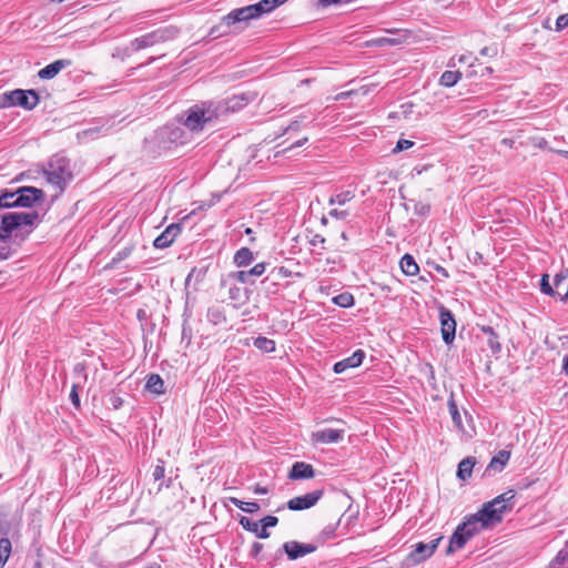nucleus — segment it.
Listing matches in <instances>:
<instances>
[{"label":"nucleus","instance_id":"obj_64","mask_svg":"<svg viewBox=\"0 0 568 568\" xmlns=\"http://www.w3.org/2000/svg\"><path fill=\"white\" fill-rule=\"evenodd\" d=\"M562 369L568 374V354L564 357Z\"/></svg>","mask_w":568,"mask_h":568},{"label":"nucleus","instance_id":"obj_37","mask_svg":"<svg viewBox=\"0 0 568 568\" xmlns=\"http://www.w3.org/2000/svg\"><path fill=\"white\" fill-rule=\"evenodd\" d=\"M568 278V270L560 271L557 273L554 277V287L556 290V293L561 292V285L565 283V281Z\"/></svg>","mask_w":568,"mask_h":568},{"label":"nucleus","instance_id":"obj_47","mask_svg":"<svg viewBox=\"0 0 568 568\" xmlns=\"http://www.w3.org/2000/svg\"><path fill=\"white\" fill-rule=\"evenodd\" d=\"M413 142L409 140H399L394 149L395 152L408 150L413 146Z\"/></svg>","mask_w":568,"mask_h":568},{"label":"nucleus","instance_id":"obj_44","mask_svg":"<svg viewBox=\"0 0 568 568\" xmlns=\"http://www.w3.org/2000/svg\"><path fill=\"white\" fill-rule=\"evenodd\" d=\"M568 27V13L561 14L556 20V30L561 31Z\"/></svg>","mask_w":568,"mask_h":568},{"label":"nucleus","instance_id":"obj_49","mask_svg":"<svg viewBox=\"0 0 568 568\" xmlns=\"http://www.w3.org/2000/svg\"><path fill=\"white\" fill-rule=\"evenodd\" d=\"M351 1L352 0H318V4L323 8H326V7L335 6V4L348 3Z\"/></svg>","mask_w":568,"mask_h":568},{"label":"nucleus","instance_id":"obj_42","mask_svg":"<svg viewBox=\"0 0 568 568\" xmlns=\"http://www.w3.org/2000/svg\"><path fill=\"white\" fill-rule=\"evenodd\" d=\"M230 276L241 283H247L250 282V275L247 274V271H239V272H233L230 274Z\"/></svg>","mask_w":568,"mask_h":568},{"label":"nucleus","instance_id":"obj_20","mask_svg":"<svg viewBox=\"0 0 568 568\" xmlns=\"http://www.w3.org/2000/svg\"><path fill=\"white\" fill-rule=\"evenodd\" d=\"M288 0H261L254 3L253 7L258 18L273 12L276 8L281 7Z\"/></svg>","mask_w":568,"mask_h":568},{"label":"nucleus","instance_id":"obj_61","mask_svg":"<svg viewBox=\"0 0 568 568\" xmlns=\"http://www.w3.org/2000/svg\"><path fill=\"white\" fill-rule=\"evenodd\" d=\"M436 271L442 274L444 277H448V272L443 267V266H439L437 265L436 266Z\"/></svg>","mask_w":568,"mask_h":568},{"label":"nucleus","instance_id":"obj_2","mask_svg":"<svg viewBox=\"0 0 568 568\" xmlns=\"http://www.w3.org/2000/svg\"><path fill=\"white\" fill-rule=\"evenodd\" d=\"M515 497V493L513 490H508L491 501H488L484 505V507L476 513L477 517L481 521V526H486V528L499 524L503 520V515L507 509V503H509Z\"/></svg>","mask_w":568,"mask_h":568},{"label":"nucleus","instance_id":"obj_4","mask_svg":"<svg viewBox=\"0 0 568 568\" xmlns=\"http://www.w3.org/2000/svg\"><path fill=\"white\" fill-rule=\"evenodd\" d=\"M38 215L34 212H11L4 214L0 224V240L8 239L11 233L21 226L33 224Z\"/></svg>","mask_w":568,"mask_h":568},{"label":"nucleus","instance_id":"obj_27","mask_svg":"<svg viewBox=\"0 0 568 568\" xmlns=\"http://www.w3.org/2000/svg\"><path fill=\"white\" fill-rule=\"evenodd\" d=\"M145 389L154 395H161L164 393V382L158 374H151L148 377Z\"/></svg>","mask_w":568,"mask_h":568},{"label":"nucleus","instance_id":"obj_16","mask_svg":"<svg viewBox=\"0 0 568 568\" xmlns=\"http://www.w3.org/2000/svg\"><path fill=\"white\" fill-rule=\"evenodd\" d=\"M365 357V353L362 349L355 351L349 357H346L334 364V372L336 374L344 373L347 368L358 367Z\"/></svg>","mask_w":568,"mask_h":568},{"label":"nucleus","instance_id":"obj_17","mask_svg":"<svg viewBox=\"0 0 568 568\" xmlns=\"http://www.w3.org/2000/svg\"><path fill=\"white\" fill-rule=\"evenodd\" d=\"M315 476V470L312 465L303 463V462H296L290 471V478L297 480V479H310Z\"/></svg>","mask_w":568,"mask_h":568},{"label":"nucleus","instance_id":"obj_23","mask_svg":"<svg viewBox=\"0 0 568 568\" xmlns=\"http://www.w3.org/2000/svg\"><path fill=\"white\" fill-rule=\"evenodd\" d=\"M510 458V453L507 450H499L496 456H494L486 468V474H489L491 470L501 471L506 464Z\"/></svg>","mask_w":568,"mask_h":568},{"label":"nucleus","instance_id":"obj_50","mask_svg":"<svg viewBox=\"0 0 568 568\" xmlns=\"http://www.w3.org/2000/svg\"><path fill=\"white\" fill-rule=\"evenodd\" d=\"M229 294L231 300L240 301L242 298V290L240 287H231Z\"/></svg>","mask_w":568,"mask_h":568},{"label":"nucleus","instance_id":"obj_7","mask_svg":"<svg viewBox=\"0 0 568 568\" xmlns=\"http://www.w3.org/2000/svg\"><path fill=\"white\" fill-rule=\"evenodd\" d=\"M442 537L433 539L430 542H418L414 546V549L406 556L403 561V566L406 568H410L417 566L418 564L425 561L437 549Z\"/></svg>","mask_w":568,"mask_h":568},{"label":"nucleus","instance_id":"obj_11","mask_svg":"<svg viewBox=\"0 0 568 568\" xmlns=\"http://www.w3.org/2000/svg\"><path fill=\"white\" fill-rule=\"evenodd\" d=\"M439 318L442 325V335L446 344H450L455 338L456 322L453 314L445 307L439 311Z\"/></svg>","mask_w":568,"mask_h":568},{"label":"nucleus","instance_id":"obj_55","mask_svg":"<svg viewBox=\"0 0 568 568\" xmlns=\"http://www.w3.org/2000/svg\"><path fill=\"white\" fill-rule=\"evenodd\" d=\"M355 93H356V91H353V90L341 92V93H338L337 95L334 97V100L335 101H343V100L349 98L351 95H353Z\"/></svg>","mask_w":568,"mask_h":568},{"label":"nucleus","instance_id":"obj_59","mask_svg":"<svg viewBox=\"0 0 568 568\" xmlns=\"http://www.w3.org/2000/svg\"><path fill=\"white\" fill-rule=\"evenodd\" d=\"M307 140H308L307 138H303V139L296 141L295 143H293L290 149L296 148V146H302L307 142Z\"/></svg>","mask_w":568,"mask_h":568},{"label":"nucleus","instance_id":"obj_21","mask_svg":"<svg viewBox=\"0 0 568 568\" xmlns=\"http://www.w3.org/2000/svg\"><path fill=\"white\" fill-rule=\"evenodd\" d=\"M160 39H161V37L158 32H152V33L144 34L140 38H135L134 40L131 41L130 45L133 51H139L141 49H145V48L153 45Z\"/></svg>","mask_w":568,"mask_h":568},{"label":"nucleus","instance_id":"obj_46","mask_svg":"<svg viewBox=\"0 0 568 568\" xmlns=\"http://www.w3.org/2000/svg\"><path fill=\"white\" fill-rule=\"evenodd\" d=\"M329 216L337 219V220H345L348 215V212L346 210H337L333 209L328 212Z\"/></svg>","mask_w":568,"mask_h":568},{"label":"nucleus","instance_id":"obj_8","mask_svg":"<svg viewBox=\"0 0 568 568\" xmlns=\"http://www.w3.org/2000/svg\"><path fill=\"white\" fill-rule=\"evenodd\" d=\"M260 19L255 12L253 4L231 10L222 18V23L231 27L236 23H248L252 20Z\"/></svg>","mask_w":568,"mask_h":568},{"label":"nucleus","instance_id":"obj_51","mask_svg":"<svg viewBox=\"0 0 568 568\" xmlns=\"http://www.w3.org/2000/svg\"><path fill=\"white\" fill-rule=\"evenodd\" d=\"M256 535L257 538H261V539H266L270 537V532L267 531V528L262 525L257 527V531L254 532Z\"/></svg>","mask_w":568,"mask_h":568},{"label":"nucleus","instance_id":"obj_40","mask_svg":"<svg viewBox=\"0 0 568 568\" xmlns=\"http://www.w3.org/2000/svg\"><path fill=\"white\" fill-rule=\"evenodd\" d=\"M99 131H100L99 128H90V129L83 130L78 133V139H80V140L93 139L94 136H97Z\"/></svg>","mask_w":568,"mask_h":568},{"label":"nucleus","instance_id":"obj_29","mask_svg":"<svg viewBox=\"0 0 568 568\" xmlns=\"http://www.w3.org/2000/svg\"><path fill=\"white\" fill-rule=\"evenodd\" d=\"M254 261L253 252L247 247H242L234 255V263L239 267L247 266Z\"/></svg>","mask_w":568,"mask_h":568},{"label":"nucleus","instance_id":"obj_15","mask_svg":"<svg viewBox=\"0 0 568 568\" xmlns=\"http://www.w3.org/2000/svg\"><path fill=\"white\" fill-rule=\"evenodd\" d=\"M181 233L180 224L169 225L153 242L154 247L165 248L169 247L175 237Z\"/></svg>","mask_w":568,"mask_h":568},{"label":"nucleus","instance_id":"obj_35","mask_svg":"<svg viewBox=\"0 0 568 568\" xmlns=\"http://www.w3.org/2000/svg\"><path fill=\"white\" fill-rule=\"evenodd\" d=\"M333 302L341 307H351L354 304V297L349 293H342L333 298Z\"/></svg>","mask_w":568,"mask_h":568},{"label":"nucleus","instance_id":"obj_58","mask_svg":"<svg viewBox=\"0 0 568 568\" xmlns=\"http://www.w3.org/2000/svg\"><path fill=\"white\" fill-rule=\"evenodd\" d=\"M130 253H131L130 248H124L122 252L118 253V258L114 257L113 261H121V260L125 258Z\"/></svg>","mask_w":568,"mask_h":568},{"label":"nucleus","instance_id":"obj_19","mask_svg":"<svg viewBox=\"0 0 568 568\" xmlns=\"http://www.w3.org/2000/svg\"><path fill=\"white\" fill-rule=\"evenodd\" d=\"M71 62L69 60H57L47 67L42 68L38 75L41 79H52L54 78L62 69L69 67Z\"/></svg>","mask_w":568,"mask_h":568},{"label":"nucleus","instance_id":"obj_56","mask_svg":"<svg viewBox=\"0 0 568 568\" xmlns=\"http://www.w3.org/2000/svg\"><path fill=\"white\" fill-rule=\"evenodd\" d=\"M480 54L481 55H495V54H497V50L489 48V47H485L480 50Z\"/></svg>","mask_w":568,"mask_h":568},{"label":"nucleus","instance_id":"obj_25","mask_svg":"<svg viewBox=\"0 0 568 568\" xmlns=\"http://www.w3.org/2000/svg\"><path fill=\"white\" fill-rule=\"evenodd\" d=\"M476 465L475 457H467L458 464L457 477L460 480H467L470 478L473 468Z\"/></svg>","mask_w":568,"mask_h":568},{"label":"nucleus","instance_id":"obj_54","mask_svg":"<svg viewBox=\"0 0 568 568\" xmlns=\"http://www.w3.org/2000/svg\"><path fill=\"white\" fill-rule=\"evenodd\" d=\"M263 549V545L260 544V542H254L251 547V551H250V555L253 557V558H256L260 552L262 551Z\"/></svg>","mask_w":568,"mask_h":568},{"label":"nucleus","instance_id":"obj_36","mask_svg":"<svg viewBox=\"0 0 568 568\" xmlns=\"http://www.w3.org/2000/svg\"><path fill=\"white\" fill-rule=\"evenodd\" d=\"M540 290L544 294L555 296L557 295L556 290L549 283V276L547 274L542 275L540 281Z\"/></svg>","mask_w":568,"mask_h":568},{"label":"nucleus","instance_id":"obj_3","mask_svg":"<svg viewBox=\"0 0 568 568\" xmlns=\"http://www.w3.org/2000/svg\"><path fill=\"white\" fill-rule=\"evenodd\" d=\"M43 173L48 183L60 192L72 179L69 160L60 155L51 158Z\"/></svg>","mask_w":568,"mask_h":568},{"label":"nucleus","instance_id":"obj_41","mask_svg":"<svg viewBox=\"0 0 568 568\" xmlns=\"http://www.w3.org/2000/svg\"><path fill=\"white\" fill-rule=\"evenodd\" d=\"M266 270V263L262 262V263H257L255 264L250 271H247V274L251 276H261L262 274H264Z\"/></svg>","mask_w":568,"mask_h":568},{"label":"nucleus","instance_id":"obj_1","mask_svg":"<svg viewBox=\"0 0 568 568\" xmlns=\"http://www.w3.org/2000/svg\"><path fill=\"white\" fill-rule=\"evenodd\" d=\"M220 120V108L215 102H201L189 108L181 118L182 125L194 136Z\"/></svg>","mask_w":568,"mask_h":568},{"label":"nucleus","instance_id":"obj_45","mask_svg":"<svg viewBox=\"0 0 568 568\" xmlns=\"http://www.w3.org/2000/svg\"><path fill=\"white\" fill-rule=\"evenodd\" d=\"M70 400L74 405L75 408L80 407V397L78 394V385H73L70 392Z\"/></svg>","mask_w":568,"mask_h":568},{"label":"nucleus","instance_id":"obj_60","mask_svg":"<svg viewBox=\"0 0 568 568\" xmlns=\"http://www.w3.org/2000/svg\"><path fill=\"white\" fill-rule=\"evenodd\" d=\"M254 493L257 494V495H264V494H267V488L261 487V486H256Z\"/></svg>","mask_w":568,"mask_h":568},{"label":"nucleus","instance_id":"obj_10","mask_svg":"<svg viewBox=\"0 0 568 568\" xmlns=\"http://www.w3.org/2000/svg\"><path fill=\"white\" fill-rule=\"evenodd\" d=\"M323 496L322 490H314L303 496H297L287 501V507L291 510H305L316 505Z\"/></svg>","mask_w":568,"mask_h":568},{"label":"nucleus","instance_id":"obj_62","mask_svg":"<svg viewBox=\"0 0 568 568\" xmlns=\"http://www.w3.org/2000/svg\"><path fill=\"white\" fill-rule=\"evenodd\" d=\"M469 59H470V55H468V54H462V55H459V58H458V62H459V63H466V62H468V61H469Z\"/></svg>","mask_w":568,"mask_h":568},{"label":"nucleus","instance_id":"obj_52","mask_svg":"<svg viewBox=\"0 0 568 568\" xmlns=\"http://www.w3.org/2000/svg\"><path fill=\"white\" fill-rule=\"evenodd\" d=\"M164 477V466L163 465H156L153 470V478L155 480H160Z\"/></svg>","mask_w":568,"mask_h":568},{"label":"nucleus","instance_id":"obj_22","mask_svg":"<svg viewBox=\"0 0 568 568\" xmlns=\"http://www.w3.org/2000/svg\"><path fill=\"white\" fill-rule=\"evenodd\" d=\"M460 531H465V534L469 537V539L478 534L480 530L486 529V526H481V521L477 517V515L470 516L466 521L458 525Z\"/></svg>","mask_w":568,"mask_h":568},{"label":"nucleus","instance_id":"obj_13","mask_svg":"<svg viewBox=\"0 0 568 568\" xmlns=\"http://www.w3.org/2000/svg\"><path fill=\"white\" fill-rule=\"evenodd\" d=\"M344 429L325 428L312 433V440L321 444L338 443L344 437Z\"/></svg>","mask_w":568,"mask_h":568},{"label":"nucleus","instance_id":"obj_63","mask_svg":"<svg viewBox=\"0 0 568 568\" xmlns=\"http://www.w3.org/2000/svg\"><path fill=\"white\" fill-rule=\"evenodd\" d=\"M195 274V270H192L189 275L186 276V280H185V285L189 286L191 281H192V277L193 275Z\"/></svg>","mask_w":568,"mask_h":568},{"label":"nucleus","instance_id":"obj_28","mask_svg":"<svg viewBox=\"0 0 568 568\" xmlns=\"http://www.w3.org/2000/svg\"><path fill=\"white\" fill-rule=\"evenodd\" d=\"M447 405L455 427L462 433H467L466 428L463 425L462 414L459 413L457 404L455 403L453 397L448 400Z\"/></svg>","mask_w":568,"mask_h":568},{"label":"nucleus","instance_id":"obj_32","mask_svg":"<svg viewBox=\"0 0 568 568\" xmlns=\"http://www.w3.org/2000/svg\"><path fill=\"white\" fill-rule=\"evenodd\" d=\"M253 344L257 349L264 353H272L275 351V342L264 336L256 337Z\"/></svg>","mask_w":568,"mask_h":568},{"label":"nucleus","instance_id":"obj_48","mask_svg":"<svg viewBox=\"0 0 568 568\" xmlns=\"http://www.w3.org/2000/svg\"><path fill=\"white\" fill-rule=\"evenodd\" d=\"M262 525H264L266 528L275 527L278 523L277 517L275 516H266L261 520Z\"/></svg>","mask_w":568,"mask_h":568},{"label":"nucleus","instance_id":"obj_18","mask_svg":"<svg viewBox=\"0 0 568 568\" xmlns=\"http://www.w3.org/2000/svg\"><path fill=\"white\" fill-rule=\"evenodd\" d=\"M12 550L11 541L8 538V529L0 523V568L7 564Z\"/></svg>","mask_w":568,"mask_h":568},{"label":"nucleus","instance_id":"obj_12","mask_svg":"<svg viewBox=\"0 0 568 568\" xmlns=\"http://www.w3.org/2000/svg\"><path fill=\"white\" fill-rule=\"evenodd\" d=\"M283 549L290 559L295 560L300 557L314 552L316 550V547L312 544L287 541L283 545Z\"/></svg>","mask_w":568,"mask_h":568},{"label":"nucleus","instance_id":"obj_57","mask_svg":"<svg viewBox=\"0 0 568 568\" xmlns=\"http://www.w3.org/2000/svg\"><path fill=\"white\" fill-rule=\"evenodd\" d=\"M377 44L379 45H384V44H395V40L394 39H390V38H381V39H377L375 41Z\"/></svg>","mask_w":568,"mask_h":568},{"label":"nucleus","instance_id":"obj_31","mask_svg":"<svg viewBox=\"0 0 568 568\" xmlns=\"http://www.w3.org/2000/svg\"><path fill=\"white\" fill-rule=\"evenodd\" d=\"M462 78V73L459 71H445L440 79L439 84L446 88L454 87Z\"/></svg>","mask_w":568,"mask_h":568},{"label":"nucleus","instance_id":"obj_24","mask_svg":"<svg viewBox=\"0 0 568 568\" xmlns=\"http://www.w3.org/2000/svg\"><path fill=\"white\" fill-rule=\"evenodd\" d=\"M469 540V537L465 534V531H460L459 526H457L455 532L453 534L449 546L447 549L448 554H452L465 546V544Z\"/></svg>","mask_w":568,"mask_h":568},{"label":"nucleus","instance_id":"obj_5","mask_svg":"<svg viewBox=\"0 0 568 568\" xmlns=\"http://www.w3.org/2000/svg\"><path fill=\"white\" fill-rule=\"evenodd\" d=\"M158 138L164 148H170L171 144L183 145L189 143L193 135L184 126L170 124L158 132Z\"/></svg>","mask_w":568,"mask_h":568},{"label":"nucleus","instance_id":"obj_9","mask_svg":"<svg viewBox=\"0 0 568 568\" xmlns=\"http://www.w3.org/2000/svg\"><path fill=\"white\" fill-rule=\"evenodd\" d=\"M254 98L255 95L251 93H240L234 94L222 102H215L220 108V118L227 112H235L243 109Z\"/></svg>","mask_w":568,"mask_h":568},{"label":"nucleus","instance_id":"obj_30","mask_svg":"<svg viewBox=\"0 0 568 568\" xmlns=\"http://www.w3.org/2000/svg\"><path fill=\"white\" fill-rule=\"evenodd\" d=\"M230 503H232L234 506L240 508L241 510L245 513H256L260 509V505L256 501H242L241 499L236 497H230Z\"/></svg>","mask_w":568,"mask_h":568},{"label":"nucleus","instance_id":"obj_14","mask_svg":"<svg viewBox=\"0 0 568 568\" xmlns=\"http://www.w3.org/2000/svg\"><path fill=\"white\" fill-rule=\"evenodd\" d=\"M42 195H43L42 191L37 187H32V186L20 187V189H18L19 206L30 207L37 201H39L42 197Z\"/></svg>","mask_w":568,"mask_h":568},{"label":"nucleus","instance_id":"obj_39","mask_svg":"<svg viewBox=\"0 0 568 568\" xmlns=\"http://www.w3.org/2000/svg\"><path fill=\"white\" fill-rule=\"evenodd\" d=\"M240 525L247 531H251V532H256L257 531V527L260 525V523L257 521H254L252 519H250L248 517H242L240 519Z\"/></svg>","mask_w":568,"mask_h":568},{"label":"nucleus","instance_id":"obj_38","mask_svg":"<svg viewBox=\"0 0 568 568\" xmlns=\"http://www.w3.org/2000/svg\"><path fill=\"white\" fill-rule=\"evenodd\" d=\"M484 331L490 335L488 338V345H489L490 349L494 353L499 352L501 347H500L499 342L497 341V336L494 333L493 328L488 327L487 329H484Z\"/></svg>","mask_w":568,"mask_h":568},{"label":"nucleus","instance_id":"obj_43","mask_svg":"<svg viewBox=\"0 0 568 568\" xmlns=\"http://www.w3.org/2000/svg\"><path fill=\"white\" fill-rule=\"evenodd\" d=\"M207 316H209L210 321H212L214 324H219L225 320L219 310L209 311Z\"/></svg>","mask_w":568,"mask_h":568},{"label":"nucleus","instance_id":"obj_33","mask_svg":"<svg viewBox=\"0 0 568 568\" xmlns=\"http://www.w3.org/2000/svg\"><path fill=\"white\" fill-rule=\"evenodd\" d=\"M19 206L18 190L14 192H4L0 195V207Z\"/></svg>","mask_w":568,"mask_h":568},{"label":"nucleus","instance_id":"obj_53","mask_svg":"<svg viewBox=\"0 0 568 568\" xmlns=\"http://www.w3.org/2000/svg\"><path fill=\"white\" fill-rule=\"evenodd\" d=\"M110 403L114 409H119L123 405V399L118 395H112Z\"/></svg>","mask_w":568,"mask_h":568},{"label":"nucleus","instance_id":"obj_34","mask_svg":"<svg viewBox=\"0 0 568 568\" xmlns=\"http://www.w3.org/2000/svg\"><path fill=\"white\" fill-rule=\"evenodd\" d=\"M355 196L354 192L352 191H344V192H341L338 194H335L334 196H332L329 199V204L331 205H344L346 204L347 202H349L351 200H353Z\"/></svg>","mask_w":568,"mask_h":568},{"label":"nucleus","instance_id":"obj_6","mask_svg":"<svg viewBox=\"0 0 568 568\" xmlns=\"http://www.w3.org/2000/svg\"><path fill=\"white\" fill-rule=\"evenodd\" d=\"M4 105L21 106L26 110L34 109L39 103V97L33 90H12L2 94Z\"/></svg>","mask_w":568,"mask_h":568},{"label":"nucleus","instance_id":"obj_26","mask_svg":"<svg viewBox=\"0 0 568 568\" xmlns=\"http://www.w3.org/2000/svg\"><path fill=\"white\" fill-rule=\"evenodd\" d=\"M399 266L407 276H414L419 272V266L410 254H405L400 258Z\"/></svg>","mask_w":568,"mask_h":568}]
</instances>
